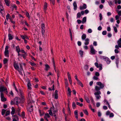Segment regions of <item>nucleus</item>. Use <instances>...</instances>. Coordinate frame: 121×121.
<instances>
[{"label":"nucleus","instance_id":"54","mask_svg":"<svg viewBox=\"0 0 121 121\" xmlns=\"http://www.w3.org/2000/svg\"><path fill=\"white\" fill-rule=\"evenodd\" d=\"M58 98V94H55V99H57Z\"/></svg>","mask_w":121,"mask_h":121},{"label":"nucleus","instance_id":"25","mask_svg":"<svg viewBox=\"0 0 121 121\" xmlns=\"http://www.w3.org/2000/svg\"><path fill=\"white\" fill-rule=\"evenodd\" d=\"M47 7V4L46 3H45L44 7V9L45 11L46 10Z\"/></svg>","mask_w":121,"mask_h":121},{"label":"nucleus","instance_id":"46","mask_svg":"<svg viewBox=\"0 0 121 121\" xmlns=\"http://www.w3.org/2000/svg\"><path fill=\"white\" fill-rule=\"evenodd\" d=\"M102 34L104 35H105L106 34L107 32L105 30L102 33Z\"/></svg>","mask_w":121,"mask_h":121},{"label":"nucleus","instance_id":"64","mask_svg":"<svg viewBox=\"0 0 121 121\" xmlns=\"http://www.w3.org/2000/svg\"><path fill=\"white\" fill-rule=\"evenodd\" d=\"M118 13L119 16H121V10L118 11Z\"/></svg>","mask_w":121,"mask_h":121},{"label":"nucleus","instance_id":"38","mask_svg":"<svg viewBox=\"0 0 121 121\" xmlns=\"http://www.w3.org/2000/svg\"><path fill=\"white\" fill-rule=\"evenodd\" d=\"M41 28L42 29H45V27L44 24L43 23L41 24Z\"/></svg>","mask_w":121,"mask_h":121},{"label":"nucleus","instance_id":"7","mask_svg":"<svg viewBox=\"0 0 121 121\" xmlns=\"http://www.w3.org/2000/svg\"><path fill=\"white\" fill-rule=\"evenodd\" d=\"M8 46H6L5 49V51L4 52V55L5 56L8 57H9V53L8 50Z\"/></svg>","mask_w":121,"mask_h":121},{"label":"nucleus","instance_id":"55","mask_svg":"<svg viewBox=\"0 0 121 121\" xmlns=\"http://www.w3.org/2000/svg\"><path fill=\"white\" fill-rule=\"evenodd\" d=\"M13 8L15 9V10H17V7L16 5L14 4L13 5Z\"/></svg>","mask_w":121,"mask_h":121},{"label":"nucleus","instance_id":"42","mask_svg":"<svg viewBox=\"0 0 121 121\" xmlns=\"http://www.w3.org/2000/svg\"><path fill=\"white\" fill-rule=\"evenodd\" d=\"M114 30L116 33H117V29L116 27L114 26L113 27Z\"/></svg>","mask_w":121,"mask_h":121},{"label":"nucleus","instance_id":"4","mask_svg":"<svg viewBox=\"0 0 121 121\" xmlns=\"http://www.w3.org/2000/svg\"><path fill=\"white\" fill-rule=\"evenodd\" d=\"M6 91L7 93H8L7 88L5 87L3 85H1L0 86V92L1 93H3L4 91Z\"/></svg>","mask_w":121,"mask_h":121},{"label":"nucleus","instance_id":"47","mask_svg":"<svg viewBox=\"0 0 121 121\" xmlns=\"http://www.w3.org/2000/svg\"><path fill=\"white\" fill-rule=\"evenodd\" d=\"M98 79V78L97 77L95 76H94L93 77V79H94L97 80Z\"/></svg>","mask_w":121,"mask_h":121},{"label":"nucleus","instance_id":"17","mask_svg":"<svg viewBox=\"0 0 121 121\" xmlns=\"http://www.w3.org/2000/svg\"><path fill=\"white\" fill-rule=\"evenodd\" d=\"M73 5L74 6V10H76L77 9V5L76 2H74L73 4Z\"/></svg>","mask_w":121,"mask_h":121},{"label":"nucleus","instance_id":"1","mask_svg":"<svg viewBox=\"0 0 121 121\" xmlns=\"http://www.w3.org/2000/svg\"><path fill=\"white\" fill-rule=\"evenodd\" d=\"M19 65L20 67V68H19L18 64L15 62H14V66L15 69L17 70L19 72L21 75H23L22 72L23 71V70L21 64L20 63Z\"/></svg>","mask_w":121,"mask_h":121},{"label":"nucleus","instance_id":"16","mask_svg":"<svg viewBox=\"0 0 121 121\" xmlns=\"http://www.w3.org/2000/svg\"><path fill=\"white\" fill-rule=\"evenodd\" d=\"M74 114L75 117L77 119L78 117V111L77 110H76L74 111Z\"/></svg>","mask_w":121,"mask_h":121},{"label":"nucleus","instance_id":"60","mask_svg":"<svg viewBox=\"0 0 121 121\" xmlns=\"http://www.w3.org/2000/svg\"><path fill=\"white\" fill-rule=\"evenodd\" d=\"M20 36L22 39H25V35L24 36H23L22 35H21Z\"/></svg>","mask_w":121,"mask_h":121},{"label":"nucleus","instance_id":"19","mask_svg":"<svg viewBox=\"0 0 121 121\" xmlns=\"http://www.w3.org/2000/svg\"><path fill=\"white\" fill-rule=\"evenodd\" d=\"M101 58H102L104 59L105 61H106V62H107V61L108 60V58L104 56H101Z\"/></svg>","mask_w":121,"mask_h":121},{"label":"nucleus","instance_id":"30","mask_svg":"<svg viewBox=\"0 0 121 121\" xmlns=\"http://www.w3.org/2000/svg\"><path fill=\"white\" fill-rule=\"evenodd\" d=\"M6 110L4 109H2V111H1V113L2 114V115H4L5 112Z\"/></svg>","mask_w":121,"mask_h":121},{"label":"nucleus","instance_id":"44","mask_svg":"<svg viewBox=\"0 0 121 121\" xmlns=\"http://www.w3.org/2000/svg\"><path fill=\"white\" fill-rule=\"evenodd\" d=\"M104 103L106 105L108 104L109 103L108 102L106 99H104Z\"/></svg>","mask_w":121,"mask_h":121},{"label":"nucleus","instance_id":"3","mask_svg":"<svg viewBox=\"0 0 121 121\" xmlns=\"http://www.w3.org/2000/svg\"><path fill=\"white\" fill-rule=\"evenodd\" d=\"M55 108L53 106L50 108V110H49L48 112L49 115L51 116H53V114H53H55L57 111V110H55Z\"/></svg>","mask_w":121,"mask_h":121},{"label":"nucleus","instance_id":"23","mask_svg":"<svg viewBox=\"0 0 121 121\" xmlns=\"http://www.w3.org/2000/svg\"><path fill=\"white\" fill-rule=\"evenodd\" d=\"M15 109L14 107H12V111L11 112V114L12 115H13L15 113Z\"/></svg>","mask_w":121,"mask_h":121},{"label":"nucleus","instance_id":"39","mask_svg":"<svg viewBox=\"0 0 121 121\" xmlns=\"http://www.w3.org/2000/svg\"><path fill=\"white\" fill-rule=\"evenodd\" d=\"M30 64L32 66H35L36 65V64L33 62H30Z\"/></svg>","mask_w":121,"mask_h":121},{"label":"nucleus","instance_id":"15","mask_svg":"<svg viewBox=\"0 0 121 121\" xmlns=\"http://www.w3.org/2000/svg\"><path fill=\"white\" fill-rule=\"evenodd\" d=\"M84 44L85 45H88L89 43V39L88 38H86L85 40Z\"/></svg>","mask_w":121,"mask_h":121},{"label":"nucleus","instance_id":"35","mask_svg":"<svg viewBox=\"0 0 121 121\" xmlns=\"http://www.w3.org/2000/svg\"><path fill=\"white\" fill-rule=\"evenodd\" d=\"M39 112L40 113V116H43L44 113V112H43V114H42V111L40 110H39Z\"/></svg>","mask_w":121,"mask_h":121},{"label":"nucleus","instance_id":"57","mask_svg":"<svg viewBox=\"0 0 121 121\" xmlns=\"http://www.w3.org/2000/svg\"><path fill=\"white\" fill-rule=\"evenodd\" d=\"M88 32L89 33H91L92 32V30L91 29H89L88 30Z\"/></svg>","mask_w":121,"mask_h":121},{"label":"nucleus","instance_id":"29","mask_svg":"<svg viewBox=\"0 0 121 121\" xmlns=\"http://www.w3.org/2000/svg\"><path fill=\"white\" fill-rule=\"evenodd\" d=\"M76 105L74 102H73V103L72 104V107L73 108V109H74L76 107Z\"/></svg>","mask_w":121,"mask_h":121},{"label":"nucleus","instance_id":"28","mask_svg":"<svg viewBox=\"0 0 121 121\" xmlns=\"http://www.w3.org/2000/svg\"><path fill=\"white\" fill-rule=\"evenodd\" d=\"M77 81L78 84L79 85L82 87H83V85L80 81L79 80H78Z\"/></svg>","mask_w":121,"mask_h":121},{"label":"nucleus","instance_id":"8","mask_svg":"<svg viewBox=\"0 0 121 121\" xmlns=\"http://www.w3.org/2000/svg\"><path fill=\"white\" fill-rule=\"evenodd\" d=\"M95 65L97 68H99V70H100L102 69V65L101 64H100L99 65L97 63L95 62Z\"/></svg>","mask_w":121,"mask_h":121},{"label":"nucleus","instance_id":"31","mask_svg":"<svg viewBox=\"0 0 121 121\" xmlns=\"http://www.w3.org/2000/svg\"><path fill=\"white\" fill-rule=\"evenodd\" d=\"M8 60L4 58L3 60V63L4 64H5L7 63L8 62Z\"/></svg>","mask_w":121,"mask_h":121},{"label":"nucleus","instance_id":"24","mask_svg":"<svg viewBox=\"0 0 121 121\" xmlns=\"http://www.w3.org/2000/svg\"><path fill=\"white\" fill-rule=\"evenodd\" d=\"M0 13L2 14H3L4 13L3 7L1 8H0Z\"/></svg>","mask_w":121,"mask_h":121},{"label":"nucleus","instance_id":"40","mask_svg":"<svg viewBox=\"0 0 121 121\" xmlns=\"http://www.w3.org/2000/svg\"><path fill=\"white\" fill-rule=\"evenodd\" d=\"M84 69L86 70H87L88 69V66L87 65H85Z\"/></svg>","mask_w":121,"mask_h":121},{"label":"nucleus","instance_id":"32","mask_svg":"<svg viewBox=\"0 0 121 121\" xmlns=\"http://www.w3.org/2000/svg\"><path fill=\"white\" fill-rule=\"evenodd\" d=\"M19 93L20 94V95L22 97L23 94L22 91L20 89L19 90Z\"/></svg>","mask_w":121,"mask_h":121},{"label":"nucleus","instance_id":"62","mask_svg":"<svg viewBox=\"0 0 121 121\" xmlns=\"http://www.w3.org/2000/svg\"><path fill=\"white\" fill-rule=\"evenodd\" d=\"M103 108L104 110H106L108 108L107 107L105 106H103Z\"/></svg>","mask_w":121,"mask_h":121},{"label":"nucleus","instance_id":"53","mask_svg":"<svg viewBox=\"0 0 121 121\" xmlns=\"http://www.w3.org/2000/svg\"><path fill=\"white\" fill-rule=\"evenodd\" d=\"M25 113L24 112H22V116L23 117H24L25 116Z\"/></svg>","mask_w":121,"mask_h":121},{"label":"nucleus","instance_id":"6","mask_svg":"<svg viewBox=\"0 0 121 121\" xmlns=\"http://www.w3.org/2000/svg\"><path fill=\"white\" fill-rule=\"evenodd\" d=\"M21 102V99L19 97H16L14 99V102L16 104H19Z\"/></svg>","mask_w":121,"mask_h":121},{"label":"nucleus","instance_id":"45","mask_svg":"<svg viewBox=\"0 0 121 121\" xmlns=\"http://www.w3.org/2000/svg\"><path fill=\"white\" fill-rule=\"evenodd\" d=\"M45 116L48 118H49L50 117V116L48 113H45Z\"/></svg>","mask_w":121,"mask_h":121},{"label":"nucleus","instance_id":"9","mask_svg":"<svg viewBox=\"0 0 121 121\" xmlns=\"http://www.w3.org/2000/svg\"><path fill=\"white\" fill-rule=\"evenodd\" d=\"M90 47L91 49L90 51L91 53L92 54H95V51L94 49L93 46L92 45H91Z\"/></svg>","mask_w":121,"mask_h":121},{"label":"nucleus","instance_id":"5","mask_svg":"<svg viewBox=\"0 0 121 121\" xmlns=\"http://www.w3.org/2000/svg\"><path fill=\"white\" fill-rule=\"evenodd\" d=\"M101 94L100 91L96 92L95 93L94 95H95V97L97 100L99 99L101 97V96L99 95Z\"/></svg>","mask_w":121,"mask_h":121},{"label":"nucleus","instance_id":"51","mask_svg":"<svg viewBox=\"0 0 121 121\" xmlns=\"http://www.w3.org/2000/svg\"><path fill=\"white\" fill-rule=\"evenodd\" d=\"M45 32V31L44 30V29H42V34L43 35H43L44 33Z\"/></svg>","mask_w":121,"mask_h":121},{"label":"nucleus","instance_id":"22","mask_svg":"<svg viewBox=\"0 0 121 121\" xmlns=\"http://www.w3.org/2000/svg\"><path fill=\"white\" fill-rule=\"evenodd\" d=\"M45 70L47 71L50 68V67L48 65H45Z\"/></svg>","mask_w":121,"mask_h":121},{"label":"nucleus","instance_id":"41","mask_svg":"<svg viewBox=\"0 0 121 121\" xmlns=\"http://www.w3.org/2000/svg\"><path fill=\"white\" fill-rule=\"evenodd\" d=\"M9 111H7L6 112L5 115L6 116H8L9 114Z\"/></svg>","mask_w":121,"mask_h":121},{"label":"nucleus","instance_id":"49","mask_svg":"<svg viewBox=\"0 0 121 121\" xmlns=\"http://www.w3.org/2000/svg\"><path fill=\"white\" fill-rule=\"evenodd\" d=\"M114 114L113 113H110V114H109V117H113L114 116Z\"/></svg>","mask_w":121,"mask_h":121},{"label":"nucleus","instance_id":"12","mask_svg":"<svg viewBox=\"0 0 121 121\" xmlns=\"http://www.w3.org/2000/svg\"><path fill=\"white\" fill-rule=\"evenodd\" d=\"M117 43L118 45H116L115 46V48L117 49H119V48H121V42L117 41Z\"/></svg>","mask_w":121,"mask_h":121},{"label":"nucleus","instance_id":"10","mask_svg":"<svg viewBox=\"0 0 121 121\" xmlns=\"http://www.w3.org/2000/svg\"><path fill=\"white\" fill-rule=\"evenodd\" d=\"M97 85L99 86V87L101 89H103L104 87V84L102 83L101 82H99L96 83Z\"/></svg>","mask_w":121,"mask_h":121},{"label":"nucleus","instance_id":"2","mask_svg":"<svg viewBox=\"0 0 121 121\" xmlns=\"http://www.w3.org/2000/svg\"><path fill=\"white\" fill-rule=\"evenodd\" d=\"M28 87V95L29 99L31 100L32 99L31 95V84L30 82H28L27 84Z\"/></svg>","mask_w":121,"mask_h":121},{"label":"nucleus","instance_id":"21","mask_svg":"<svg viewBox=\"0 0 121 121\" xmlns=\"http://www.w3.org/2000/svg\"><path fill=\"white\" fill-rule=\"evenodd\" d=\"M86 37V35L84 34H83L82 36V39L83 40L85 39Z\"/></svg>","mask_w":121,"mask_h":121},{"label":"nucleus","instance_id":"13","mask_svg":"<svg viewBox=\"0 0 121 121\" xmlns=\"http://www.w3.org/2000/svg\"><path fill=\"white\" fill-rule=\"evenodd\" d=\"M87 8L86 5V4H84L82 6H80L79 7L80 9L81 10H83L86 9Z\"/></svg>","mask_w":121,"mask_h":121},{"label":"nucleus","instance_id":"56","mask_svg":"<svg viewBox=\"0 0 121 121\" xmlns=\"http://www.w3.org/2000/svg\"><path fill=\"white\" fill-rule=\"evenodd\" d=\"M110 113V112L109 111H108L106 112V115H109Z\"/></svg>","mask_w":121,"mask_h":121},{"label":"nucleus","instance_id":"43","mask_svg":"<svg viewBox=\"0 0 121 121\" xmlns=\"http://www.w3.org/2000/svg\"><path fill=\"white\" fill-rule=\"evenodd\" d=\"M9 13L7 14L6 16V19L7 20H8V19L9 18Z\"/></svg>","mask_w":121,"mask_h":121},{"label":"nucleus","instance_id":"63","mask_svg":"<svg viewBox=\"0 0 121 121\" xmlns=\"http://www.w3.org/2000/svg\"><path fill=\"white\" fill-rule=\"evenodd\" d=\"M89 11L87 9H86L85 10L84 12L86 14L88 13H89Z\"/></svg>","mask_w":121,"mask_h":121},{"label":"nucleus","instance_id":"34","mask_svg":"<svg viewBox=\"0 0 121 121\" xmlns=\"http://www.w3.org/2000/svg\"><path fill=\"white\" fill-rule=\"evenodd\" d=\"M84 113L87 115H88V113L87 111L86 110H83Z\"/></svg>","mask_w":121,"mask_h":121},{"label":"nucleus","instance_id":"18","mask_svg":"<svg viewBox=\"0 0 121 121\" xmlns=\"http://www.w3.org/2000/svg\"><path fill=\"white\" fill-rule=\"evenodd\" d=\"M9 39V40H12L13 38V35L9 33L8 35Z\"/></svg>","mask_w":121,"mask_h":121},{"label":"nucleus","instance_id":"11","mask_svg":"<svg viewBox=\"0 0 121 121\" xmlns=\"http://www.w3.org/2000/svg\"><path fill=\"white\" fill-rule=\"evenodd\" d=\"M1 100L3 102H4L6 101V99L4 96V94L3 93H1Z\"/></svg>","mask_w":121,"mask_h":121},{"label":"nucleus","instance_id":"20","mask_svg":"<svg viewBox=\"0 0 121 121\" xmlns=\"http://www.w3.org/2000/svg\"><path fill=\"white\" fill-rule=\"evenodd\" d=\"M7 6H9L10 2L9 1V0H4Z\"/></svg>","mask_w":121,"mask_h":121},{"label":"nucleus","instance_id":"36","mask_svg":"<svg viewBox=\"0 0 121 121\" xmlns=\"http://www.w3.org/2000/svg\"><path fill=\"white\" fill-rule=\"evenodd\" d=\"M79 53L81 56L82 57L83 53V51L80 50L79 51Z\"/></svg>","mask_w":121,"mask_h":121},{"label":"nucleus","instance_id":"59","mask_svg":"<svg viewBox=\"0 0 121 121\" xmlns=\"http://www.w3.org/2000/svg\"><path fill=\"white\" fill-rule=\"evenodd\" d=\"M112 35L111 33H108V36L109 37H110L112 36Z\"/></svg>","mask_w":121,"mask_h":121},{"label":"nucleus","instance_id":"50","mask_svg":"<svg viewBox=\"0 0 121 121\" xmlns=\"http://www.w3.org/2000/svg\"><path fill=\"white\" fill-rule=\"evenodd\" d=\"M99 17H100V20L101 21L102 20V16L101 13L99 14Z\"/></svg>","mask_w":121,"mask_h":121},{"label":"nucleus","instance_id":"27","mask_svg":"<svg viewBox=\"0 0 121 121\" xmlns=\"http://www.w3.org/2000/svg\"><path fill=\"white\" fill-rule=\"evenodd\" d=\"M86 21V17H84L82 19V23H85Z\"/></svg>","mask_w":121,"mask_h":121},{"label":"nucleus","instance_id":"58","mask_svg":"<svg viewBox=\"0 0 121 121\" xmlns=\"http://www.w3.org/2000/svg\"><path fill=\"white\" fill-rule=\"evenodd\" d=\"M114 51L115 53H118L119 52L118 50L117 49H116Z\"/></svg>","mask_w":121,"mask_h":121},{"label":"nucleus","instance_id":"33","mask_svg":"<svg viewBox=\"0 0 121 121\" xmlns=\"http://www.w3.org/2000/svg\"><path fill=\"white\" fill-rule=\"evenodd\" d=\"M81 16V14L80 12L78 13L77 14V17L78 18H79Z\"/></svg>","mask_w":121,"mask_h":121},{"label":"nucleus","instance_id":"26","mask_svg":"<svg viewBox=\"0 0 121 121\" xmlns=\"http://www.w3.org/2000/svg\"><path fill=\"white\" fill-rule=\"evenodd\" d=\"M16 51L18 53L20 52V49L19 46L16 47Z\"/></svg>","mask_w":121,"mask_h":121},{"label":"nucleus","instance_id":"52","mask_svg":"<svg viewBox=\"0 0 121 121\" xmlns=\"http://www.w3.org/2000/svg\"><path fill=\"white\" fill-rule=\"evenodd\" d=\"M95 75L96 76L98 77L99 76V72H95Z\"/></svg>","mask_w":121,"mask_h":121},{"label":"nucleus","instance_id":"48","mask_svg":"<svg viewBox=\"0 0 121 121\" xmlns=\"http://www.w3.org/2000/svg\"><path fill=\"white\" fill-rule=\"evenodd\" d=\"M12 116L13 117H14L15 118H16L17 120H18V118L17 116V115H12Z\"/></svg>","mask_w":121,"mask_h":121},{"label":"nucleus","instance_id":"37","mask_svg":"<svg viewBox=\"0 0 121 121\" xmlns=\"http://www.w3.org/2000/svg\"><path fill=\"white\" fill-rule=\"evenodd\" d=\"M76 104L77 105L79 106L80 107L82 106L83 105V104L82 103L80 104L78 102H77L76 103Z\"/></svg>","mask_w":121,"mask_h":121},{"label":"nucleus","instance_id":"61","mask_svg":"<svg viewBox=\"0 0 121 121\" xmlns=\"http://www.w3.org/2000/svg\"><path fill=\"white\" fill-rule=\"evenodd\" d=\"M78 46H80L81 45V42L79 41H78Z\"/></svg>","mask_w":121,"mask_h":121},{"label":"nucleus","instance_id":"14","mask_svg":"<svg viewBox=\"0 0 121 121\" xmlns=\"http://www.w3.org/2000/svg\"><path fill=\"white\" fill-rule=\"evenodd\" d=\"M100 89H101L99 87L97 86H95V89L96 91L97 92L100 91H99Z\"/></svg>","mask_w":121,"mask_h":121}]
</instances>
